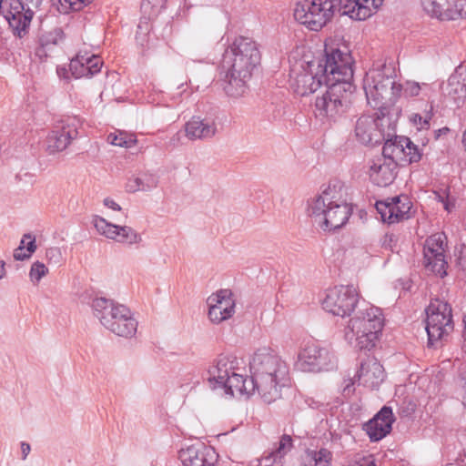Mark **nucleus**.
<instances>
[{
	"mask_svg": "<svg viewBox=\"0 0 466 466\" xmlns=\"http://www.w3.org/2000/svg\"><path fill=\"white\" fill-rule=\"evenodd\" d=\"M56 72H57V75L60 77H66L67 70L66 68H64V67H57Z\"/></svg>",
	"mask_w": 466,
	"mask_h": 466,
	"instance_id": "obj_50",
	"label": "nucleus"
},
{
	"mask_svg": "<svg viewBox=\"0 0 466 466\" xmlns=\"http://www.w3.org/2000/svg\"><path fill=\"white\" fill-rule=\"evenodd\" d=\"M445 238L443 233L433 234L425 240L423 247L425 268L441 278L447 275V261L444 255Z\"/></svg>",
	"mask_w": 466,
	"mask_h": 466,
	"instance_id": "obj_16",
	"label": "nucleus"
},
{
	"mask_svg": "<svg viewBox=\"0 0 466 466\" xmlns=\"http://www.w3.org/2000/svg\"><path fill=\"white\" fill-rule=\"evenodd\" d=\"M31 451V447L27 442H21V452H22V460H25L27 455Z\"/></svg>",
	"mask_w": 466,
	"mask_h": 466,
	"instance_id": "obj_47",
	"label": "nucleus"
},
{
	"mask_svg": "<svg viewBox=\"0 0 466 466\" xmlns=\"http://www.w3.org/2000/svg\"><path fill=\"white\" fill-rule=\"evenodd\" d=\"M400 143H404V159L402 162L414 163L418 162L421 155L418 147L410 141L409 137H403L400 139Z\"/></svg>",
	"mask_w": 466,
	"mask_h": 466,
	"instance_id": "obj_36",
	"label": "nucleus"
},
{
	"mask_svg": "<svg viewBox=\"0 0 466 466\" xmlns=\"http://www.w3.org/2000/svg\"><path fill=\"white\" fill-rule=\"evenodd\" d=\"M359 301V294L353 286H337L329 289L322 300V308L334 316H350Z\"/></svg>",
	"mask_w": 466,
	"mask_h": 466,
	"instance_id": "obj_12",
	"label": "nucleus"
},
{
	"mask_svg": "<svg viewBox=\"0 0 466 466\" xmlns=\"http://www.w3.org/2000/svg\"><path fill=\"white\" fill-rule=\"evenodd\" d=\"M158 185V177L150 172H140L130 177L126 183V191L136 193L137 191H150Z\"/></svg>",
	"mask_w": 466,
	"mask_h": 466,
	"instance_id": "obj_31",
	"label": "nucleus"
},
{
	"mask_svg": "<svg viewBox=\"0 0 466 466\" xmlns=\"http://www.w3.org/2000/svg\"><path fill=\"white\" fill-rule=\"evenodd\" d=\"M384 0H297L294 17L310 30L321 29L334 15L339 5L342 15L354 20H365L371 16Z\"/></svg>",
	"mask_w": 466,
	"mask_h": 466,
	"instance_id": "obj_1",
	"label": "nucleus"
},
{
	"mask_svg": "<svg viewBox=\"0 0 466 466\" xmlns=\"http://www.w3.org/2000/svg\"><path fill=\"white\" fill-rule=\"evenodd\" d=\"M384 326L382 310L373 305L365 304L350 319L344 329V337L355 341L360 350H371L376 346Z\"/></svg>",
	"mask_w": 466,
	"mask_h": 466,
	"instance_id": "obj_7",
	"label": "nucleus"
},
{
	"mask_svg": "<svg viewBox=\"0 0 466 466\" xmlns=\"http://www.w3.org/2000/svg\"><path fill=\"white\" fill-rule=\"evenodd\" d=\"M426 84H419L415 81H406L403 84H397L395 82V86L398 87V94H393L392 103L396 102L398 98L400 96H404L406 98L414 97L420 95L422 87H426Z\"/></svg>",
	"mask_w": 466,
	"mask_h": 466,
	"instance_id": "obj_32",
	"label": "nucleus"
},
{
	"mask_svg": "<svg viewBox=\"0 0 466 466\" xmlns=\"http://www.w3.org/2000/svg\"><path fill=\"white\" fill-rule=\"evenodd\" d=\"M238 360L230 354H220L208 369V380L214 382V388L225 383L235 372Z\"/></svg>",
	"mask_w": 466,
	"mask_h": 466,
	"instance_id": "obj_26",
	"label": "nucleus"
},
{
	"mask_svg": "<svg viewBox=\"0 0 466 466\" xmlns=\"http://www.w3.org/2000/svg\"><path fill=\"white\" fill-rule=\"evenodd\" d=\"M390 136H386L385 143L382 147L383 159L387 161H393L395 166L398 162H402L404 159V143H400V139L404 137L394 136L395 126H390Z\"/></svg>",
	"mask_w": 466,
	"mask_h": 466,
	"instance_id": "obj_30",
	"label": "nucleus"
},
{
	"mask_svg": "<svg viewBox=\"0 0 466 466\" xmlns=\"http://www.w3.org/2000/svg\"><path fill=\"white\" fill-rule=\"evenodd\" d=\"M5 276V262L0 260V279Z\"/></svg>",
	"mask_w": 466,
	"mask_h": 466,
	"instance_id": "obj_51",
	"label": "nucleus"
},
{
	"mask_svg": "<svg viewBox=\"0 0 466 466\" xmlns=\"http://www.w3.org/2000/svg\"><path fill=\"white\" fill-rule=\"evenodd\" d=\"M412 204L408 196L394 197L386 201H377L376 209L381 220L389 224L398 223L410 218Z\"/></svg>",
	"mask_w": 466,
	"mask_h": 466,
	"instance_id": "obj_20",
	"label": "nucleus"
},
{
	"mask_svg": "<svg viewBox=\"0 0 466 466\" xmlns=\"http://www.w3.org/2000/svg\"><path fill=\"white\" fill-rule=\"evenodd\" d=\"M395 168L396 166L393 161L378 158L373 160L370 167V178L379 187H387L390 185L395 178Z\"/></svg>",
	"mask_w": 466,
	"mask_h": 466,
	"instance_id": "obj_28",
	"label": "nucleus"
},
{
	"mask_svg": "<svg viewBox=\"0 0 466 466\" xmlns=\"http://www.w3.org/2000/svg\"><path fill=\"white\" fill-rule=\"evenodd\" d=\"M41 0H9L8 8L5 9L4 16L9 28L16 37L23 38L28 35L34 12L28 4L37 5Z\"/></svg>",
	"mask_w": 466,
	"mask_h": 466,
	"instance_id": "obj_13",
	"label": "nucleus"
},
{
	"mask_svg": "<svg viewBox=\"0 0 466 466\" xmlns=\"http://www.w3.org/2000/svg\"><path fill=\"white\" fill-rule=\"evenodd\" d=\"M218 388L223 389L225 393L230 396L238 394L248 397L257 391L252 375L250 378H244L242 375L236 373V371Z\"/></svg>",
	"mask_w": 466,
	"mask_h": 466,
	"instance_id": "obj_29",
	"label": "nucleus"
},
{
	"mask_svg": "<svg viewBox=\"0 0 466 466\" xmlns=\"http://www.w3.org/2000/svg\"><path fill=\"white\" fill-rule=\"evenodd\" d=\"M92 222L97 232L106 238L129 246L139 244L142 241L141 235L131 227L109 223L99 216H95Z\"/></svg>",
	"mask_w": 466,
	"mask_h": 466,
	"instance_id": "obj_17",
	"label": "nucleus"
},
{
	"mask_svg": "<svg viewBox=\"0 0 466 466\" xmlns=\"http://www.w3.org/2000/svg\"><path fill=\"white\" fill-rule=\"evenodd\" d=\"M443 93L457 106L466 100V66L461 65L450 76L443 87Z\"/></svg>",
	"mask_w": 466,
	"mask_h": 466,
	"instance_id": "obj_27",
	"label": "nucleus"
},
{
	"mask_svg": "<svg viewBox=\"0 0 466 466\" xmlns=\"http://www.w3.org/2000/svg\"><path fill=\"white\" fill-rule=\"evenodd\" d=\"M65 38V34L60 27H56L53 30L47 32L43 35L41 37V44L43 46H47L49 45H58Z\"/></svg>",
	"mask_w": 466,
	"mask_h": 466,
	"instance_id": "obj_37",
	"label": "nucleus"
},
{
	"mask_svg": "<svg viewBox=\"0 0 466 466\" xmlns=\"http://www.w3.org/2000/svg\"><path fill=\"white\" fill-rule=\"evenodd\" d=\"M297 366L305 372L329 371L337 367V358L329 348L309 341L299 352Z\"/></svg>",
	"mask_w": 466,
	"mask_h": 466,
	"instance_id": "obj_11",
	"label": "nucleus"
},
{
	"mask_svg": "<svg viewBox=\"0 0 466 466\" xmlns=\"http://www.w3.org/2000/svg\"><path fill=\"white\" fill-rule=\"evenodd\" d=\"M155 16H148L145 14H143L142 17L140 18V21L137 25V33L138 34H149L151 29L150 20L154 18Z\"/></svg>",
	"mask_w": 466,
	"mask_h": 466,
	"instance_id": "obj_41",
	"label": "nucleus"
},
{
	"mask_svg": "<svg viewBox=\"0 0 466 466\" xmlns=\"http://www.w3.org/2000/svg\"><path fill=\"white\" fill-rule=\"evenodd\" d=\"M31 254L32 253H29L28 251H27V253L25 252L24 246H19L14 251V258L15 260H24L25 258H30Z\"/></svg>",
	"mask_w": 466,
	"mask_h": 466,
	"instance_id": "obj_44",
	"label": "nucleus"
},
{
	"mask_svg": "<svg viewBox=\"0 0 466 466\" xmlns=\"http://www.w3.org/2000/svg\"><path fill=\"white\" fill-rule=\"evenodd\" d=\"M103 65L102 59L96 55L79 52L69 64V71L75 78L92 77L99 73Z\"/></svg>",
	"mask_w": 466,
	"mask_h": 466,
	"instance_id": "obj_25",
	"label": "nucleus"
},
{
	"mask_svg": "<svg viewBox=\"0 0 466 466\" xmlns=\"http://www.w3.org/2000/svg\"><path fill=\"white\" fill-rule=\"evenodd\" d=\"M307 214L324 231L336 230L349 221L352 207L343 196L341 187L329 186L308 200Z\"/></svg>",
	"mask_w": 466,
	"mask_h": 466,
	"instance_id": "obj_6",
	"label": "nucleus"
},
{
	"mask_svg": "<svg viewBox=\"0 0 466 466\" xmlns=\"http://www.w3.org/2000/svg\"><path fill=\"white\" fill-rule=\"evenodd\" d=\"M178 458L183 466H214L216 461L215 451L203 443L181 449Z\"/></svg>",
	"mask_w": 466,
	"mask_h": 466,
	"instance_id": "obj_22",
	"label": "nucleus"
},
{
	"mask_svg": "<svg viewBox=\"0 0 466 466\" xmlns=\"http://www.w3.org/2000/svg\"><path fill=\"white\" fill-rule=\"evenodd\" d=\"M448 131H449V128H447V127H444V128H442V129H439V130H438V134H437V136H436V137H438L441 134L446 133V132H448Z\"/></svg>",
	"mask_w": 466,
	"mask_h": 466,
	"instance_id": "obj_52",
	"label": "nucleus"
},
{
	"mask_svg": "<svg viewBox=\"0 0 466 466\" xmlns=\"http://www.w3.org/2000/svg\"><path fill=\"white\" fill-rule=\"evenodd\" d=\"M463 388L465 389V395L463 396V405L466 407V380Z\"/></svg>",
	"mask_w": 466,
	"mask_h": 466,
	"instance_id": "obj_53",
	"label": "nucleus"
},
{
	"mask_svg": "<svg viewBox=\"0 0 466 466\" xmlns=\"http://www.w3.org/2000/svg\"><path fill=\"white\" fill-rule=\"evenodd\" d=\"M390 118L384 116L376 118L370 116H362L357 120L355 136L363 145L380 144L386 136H390Z\"/></svg>",
	"mask_w": 466,
	"mask_h": 466,
	"instance_id": "obj_14",
	"label": "nucleus"
},
{
	"mask_svg": "<svg viewBox=\"0 0 466 466\" xmlns=\"http://www.w3.org/2000/svg\"><path fill=\"white\" fill-rule=\"evenodd\" d=\"M425 12L441 20L466 17V0H421Z\"/></svg>",
	"mask_w": 466,
	"mask_h": 466,
	"instance_id": "obj_19",
	"label": "nucleus"
},
{
	"mask_svg": "<svg viewBox=\"0 0 466 466\" xmlns=\"http://www.w3.org/2000/svg\"><path fill=\"white\" fill-rule=\"evenodd\" d=\"M148 35L149 34L136 33V41H137V45L140 46L143 49L147 47Z\"/></svg>",
	"mask_w": 466,
	"mask_h": 466,
	"instance_id": "obj_45",
	"label": "nucleus"
},
{
	"mask_svg": "<svg viewBox=\"0 0 466 466\" xmlns=\"http://www.w3.org/2000/svg\"><path fill=\"white\" fill-rule=\"evenodd\" d=\"M47 273L48 268L46 267V265L42 262L36 261L34 262L31 266L29 277L33 282L38 283L40 279Z\"/></svg>",
	"mask_w": 466,
	"mask_h": 466,
	"instance_id": "obj_39",
	"label": "nucleus"
},
{
	"mask_svg": "<svg viewBox=\"0 0 466 466\" xmlns=\"http://www.w3.org/2000/svg\"><path fill=\"white\" fill-rule=\"evenodd\" d=\"M293 441L289 435L284 434L279 443V447L271 453L273 460L281 459L284 457L292 448Z\"/></svg>",
	"mask_w": 466,
	"mask_h": 466,
	"instance_id": "obj_38",
	"label": "nucleus"
},
{
	"mask_svg": "<svg viewBox=\"0 0 466 466\" xmlns=\"http://www.w3.org/2000/svg\"><path fill=\"white\" fill-rule=\"evenodd\" d=\"M333 81L325 86L327 89L318 96L314 103V114L320 119L336 120L343 116L351 105V97L355 87L351 83L353 78V59L351 55H346Z\"/></svg>",
	"mask_w": 466,
	"mask_h": 466,
	"instance_id": "obj_5",
	"label": "nucleus"
},
{
	"mask_svg": "<svg viewBox=\"0 0 466 466\" xmlns=\"http://www.w3.org/2000/svg\"><path fill=\"white\" fill-rule=\"evenodd\" d=\"M393 75L394 69L387 65L371 68L366 73L363 89L371 106L380 107L384 104V99L392 103L393 94H398Z\"/></svg>",
	"mask_w": 466,
	"mask_h": 466,
	"instance_id": "obj_9",
	"label": "nucleus"
},
{
	"mask_svg": "<svg viewBox=\"0 0 466 466\" xmlns=\"http://www.w3.org/2000/svg\"><path fill=\"white\" fill-rule=\"evenodd\" d=\"M94 0H56L55 5L62 14H68L71 11H80Z\"/></svg>",
	"mask_w": 466,
	"mask_h": 466,
	"instance_id": "obj_34",
	"label": "nucleus"
},
{
	"mask_svg": "<svg viewBox=\"0 0 466 466\" xmlns=\"http://www.w3.org/2000/svg\"><path fill=\"white\" fill-rule=\"evenodd\" d=\"M80 125L79 118L68 116L56 126L46 139L48 154L53 155L64 151L77 137Z\"/></svg>",
	"mask_w": 466,
	"mask_h": 466,
	"instance_id": "obj_15",
	"label": "nucleus"
},
{
	"mask_svg": "<svg viewBox=\"0 0 466 466\" xmlns=\"http://www.w3.org/2000/svg\"><path fill=\"white\" fill-rule=\"evenodd\" d=\"M249 370L257 392L266 403L280 399L282 390L290 384L288 364L271 349H258L252 357Z\"/></svg>",
	"mask_w": 466,
	"mask_h": 466,
	"instance_id": "obj_3",
	"label": "nucleus"
},
{
	"mask_svg": "<svg viewBox=\"0 0 466 466\" xmlns=\"http://www.w3.org/2000/svg\"><path fill=\"white\" fill-rule=\"evenodd\" d=\"M19 246H24L29 253H34L36 249L35 238L31 234H25Z\"/></svg>",
	"mask_w": 466,
	"mask_h": 466,
	"instance_id": "obj_42",
	"label": "nucleus"
},
{
	"mask_svg": "<svg viewBox=\"0 0 466 466\" xmlns=\"http://www.w3.org/2000/svg\"><path fill=\"white\" fill-rule=\"evenodd\" d=\"M350 52L346 46L342 48L327 47L322 59L301 63L299 69L290 71V87L301 96L315 93L323 84L334 80L342 59Z\"/></svg>",
	"mask_w": 466,
	"mask_h": 466,
	"instance_id": "obj_4",
	"label": "nucleus"
},
{
	"mask_svg": "<svg viewBox=\"0 0 466 466\" xmlns=\"http://www.w3.org/2000/svg\"><path fill=\"white\" fill-rule=\"evenodd\" d=\"M260 62V53L257 44L239 36L225 50L221 62L223 88L228 96L240 97L248 90V81Z\"/></svg>",
	"mask_w": 466,
	"mask_h": 466,
	"instance_id": "obj_2",
	"label": "nucleus"
},
{
	"mask_svg": "<svg viewBox=\"0 0 466 466\" xmlns=\"http://www.w3.org/2000/svg\"><path fill=\"white\" fill-rule=\"evenodd\" d=\"M104 205L116 211L121 210V207L110 198H106L104 199Z\"/></svg>",
	"mask_w": 466,
	"mask_h": 466,
	"instance_id": "obj_46",
	"label": "nucleus"
},
{
	"mask_svg": "<svg viewBox=\"0 0 466 466\" xmlns=\"http://www.w3.org/2000/svg\"><path fill=\"white\" fill-rule=\"evenodd\" d=\"M207 303L208 318L215 324L230 319L235 313L236 302L230 289H219L211 294L208 298Z\"/></svg>",
	"mask_w": 466,
	"mask_h": 466,
	"instance_id": "obj_18",
	"label": "nucleus"
},
{
	"mask_svg": "<svg viewBox=\"0 0 466 466\" xmlns=\"http://www.w3.org/2000/svg\"><path fill=\"white\" fill-rule=\"evenodd\" d=\"M46 257L49 260H54L55 263H59L61 251L58 248H50L46 250Z\"/></svg>",
	"mask_w": 466,
	"mask_h": 466,
	"instance_id": "obj_43",
	"label": "nucleus"
},
{
	"mask_svg": "<svg viewBox=\"0 0 466 466\" xmlns=\"http://www.w3.org/2000/svg\"><path fill=\"white\" fill-rule=\"evenodd\" d=\"M91 308L101 325L112 333L124 338H132L136 334L137 321L125 305L106 298H96Z\"/></svg>",
	"mask_w": 466,
	"mask_h": 466,
	"instance_id": "obj_8",
	"label": "nucleus"
},
{
	"mask_svg": "<svg viewBox=\"0 0 466 466\" xmlns=\"http://www.w3.org/2000/svg\"><path fill=\"white\" fill-rule=\"evenodd\" d=\"M185 133L190 140L212 138L218 133V117L213 115L194 116L185 124Z\"/></svg>",
	"mask_w": 466,
	"mask_h": 466,
	"instance_id": "obj_21",
	"label": "nucleus"
},
{
	"mask_svg": "<svg viewBox=\"0 0 466 466\" xmlns=\"http://www.w3.org/2000/svg\"><path fill=\"white\" fill-rule=\"evenodd\" d=\"M393 421L391 408L384 406L371 420L364 424L363 429L371 441H378L390 433Z\"/></svg>",
	"mask_w": 466,
	"mask_h": 466,
	"instance_id": "obj_23",
	"label": "nucleus"
},
{
	"mask_svg": "<svg viewBox=\"0 0 466 466\" xmlns=\"http://www.w3.org/2000/svg\"><path fill=\"white\" fill-rule=\"evenodd\" d=\"M167 0H142L141 12L148 16H157L166 6Z\"/></svg>",
	"mask_w": 466,
	"mask_h": 466,
	"instance_id": "obj_35",
	"label": "nucleus"
},
{
	"mask_svg": "<svg viewBox=\"0 0 466 466\" xmlns=\"http://www.w3.org/2000/svg\"><path fill=\"white\" fill-rule=\"evenodd\" d=\"M431 118V114L430 112L426 113L424 116L420 114H414L411 116V121L420 126V129H427L430 126V119Z\"/></svg>",
	"mask_w": 466,
	"mask_h": 466,
	"instance_id": "obj_40",
	"label": "nucleus"
},
{
	"mask_svg": "<svg viewBox=\"0 0 466 466\" xmlns=\"http://www.w3.org/2000/svg\"><path fill=\"white\" fill-rule=\"evenodd\" d=\"M354 384V381L351 380H349V383L345 385L343 388V393L344 395L350 396L351 393H353L354 390L352 389V386Z\"/></svg>",
	"mask_w": 466,
	"mask_h": 466,
	"instance_id": "obj_48",
	"label": "nucleus"
},
{
	"mask_svg": "<svg viewBox=\"0 0 466 466\" xmlns=\"http://www.w3.org/2000/svg\"><path fill=\"white\" fill-rule=\"evenodd\" d=\"M426 315L428 345L435 346L453 330L451 307L439 299H431L426 309Z\"/></svg>",
	"mask_w": 466,
	"mask_h": 466,
	"instance_id": "obj_10",
	"label": "nucleus"
},
{
	"mask_svg": "<svg viewBox=\"0 0 466 466\" xmlns=\"http://www.w3.org/2000/svg\"><path fill=\"white\" fill-rule=\"evenodd\" d=\"M328 455H329V452L326 449H321L319 451V459H318V461H321L322 459H325Z\"/></svg>",
	"mask_w": 466,
	"mask_h": 466,
	"instance_id": "obj_49",
	"label": "nucleus"
},
{
	"mask_svg": "<svg viewBox=\"0 0 466 466\" xmlns=\"http://www.w3.org/2000/svg\"><path fill=\"white\" fill-rule=\"evenodd\" d=\"M107 142L113 146H117L125 148L133 147L137 140L136 135L133 133H127L126 131L116 130L110 133L106 138Z\"/></svg>",
	"mask_w": 466,
	"mask_h": 466,
	"instance_id": "obj_33",
	"label": "nucleus"
},
{
	"mask_svg": "<svg viewBox=\"0 0 466 466\" xmlns=\"http://www.w3.org/2000/svg\"><path fill=\"white\" fill-rule=\"evenodd\" d=\"M357 377L360 385L373 390L377 389L384 380L385 372L383 366L377 359L368 357L360 362Z\"/></svg>",
	"mask_w": 466,
	"mask_h": 466,
	"instance_id": "obj_24",
	"label": "nucleus"
}]
</instances>
